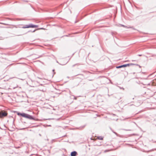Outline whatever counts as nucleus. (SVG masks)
Segmentation results:
<instances>
[{
  "label": "nucleus",
  "instance_id": "f257e3e1",
  "mask_svg": "<svg viewBox=\"0 0 156 156\" xmlns=\"http://www.w3.org/2000/svg\"><path fill=\"white\" fill-rule=\"evenodd\" d=\"M17 114L18 115H20L23 117L27 118L29 119H34V118L31 116L25 113H20L18 112L17 113Z\"/></svg>",
  "mask_w": 156,
  "mask_h": 156
},
{
  "label": "nucleus",
  "instance_id": "f03ea898",
  "mask_svg": "<svg viewBox=\"0 0 156 156\" xmlns=\"http://www.w3.org/2000/svg\"><path fill=\"white\" fill-rule=\"evenodd\" d=\"M38 27L37 25H34L32 24H30L29 25H25V26L22 27L23 28H37Z\"/></svg>",
  "mask_w": 156,
  "mask_h": 156
},
{
  "label": "nucleus",
  "instance_id": "7ed1b4c3",
  "mask_svg": "<svg viewBox=\"0 0 156 156\" xmlns=\"http://www.w3.org/2000/svg\"><path fill=\"white\" fill-rule=\"evenodd\" d=\"M8 113L7 111L2 110L0 112V118H3L6 117L8 115Z\"/></svg>",
  "mask_w": 156,
  "mask_h": 156
},
{
  "label": "nucleus",
  "instance_id": "20e7f679",
  "mask_svg": "<svg viewBox=\"0 0 156 156\" xmlns=\"http://www.w3.org/2000/svg\"><path fill=\"white\" fill-rule=\"evenodd\" d=\"M77 154V152L75 151H74L73 152H72L71 153V156H76Z\"/></svg>",
  "mask_w": 156,
  "mask_h": 156
},
{
  "label": "nucleus",
  "instance_id": "39448f33",
  "mask_svg": "<svg viewBox=\"0 0 156 156\" xmlns=\"http://www.w3.org/2000/svg\"><path fill=\"white\" fill-rule=\"evenodd\" d=\"M134 64L131 63V64H125L122 65V67H126L127 66H129L131 65H134Z\"/></svg>",
  "mask_w": 156,
  "mask_h": 156
},
{
  "label": "nucleus",
  "instance_id": "423d86ee",
  "mask_svg": "<svg viewBox=\"0 0 156 156\" xmlns=\"http://www.w3.org/2000/svg\"><path fill=\"white\" fill-rule=\"evenodd\" d=\"M111 150H105L104 151V152H108V151H111Z\"/></svg>",
  "mask_w": 156,
  "mask_h": 156
},
{
  "label": "nucleus",
  "instance_id": "0eeeda50",
  "mask_svg": "<svg viewBox=\"0 0 156 156\" xmlns=\"http://www.w3.org/2000/svg\"><path fill=\"white\" fill-rule=\"evenodd\" d=\"M122 67H123L122 65V66H118V67H117V68H122Z\"/></svg>",
  "mask_w": 156,
  "mask_h": 156
},
{
  "label": "nucleus",
  "instance_id": "6e6552de",
  "mask_svg": "<svg viewBox=\"0 0 156 156\" xmlns=\"http://www.w3.org/2000/svg\"><path fill=\"white\" fill-rule=\"evenodd\" d=\"M129 28H132V29H133V30H135V28H134L133 27H129Z\"/></svg>",
  "mask_w": 156,
  "mask_h": 156
},
{
  "label": "nucleus",
  "instance_id": "1a4fd4ad",
  "mask_svg": "<svg viewBox=\"0 0 156 156\" xmlns=\"http://www.w3.org/2000/svg\"><path fill=\"white\" fill-rule=\"evenodd\" d=\"M36 30H33V31H31V32H34L36 31Z\"/></svg>",
  "mask_w": 156,
  "mask_h": 156
},
{
  "label": "nucleus",
  "instance_id": "9d476101",
  "mask_svg": "<svg viewBox=\"0 0 156 156\" xmlns=\"http://www.w3.org/2000/svg\"><path fill=\"white\" fill-rule=\"evenodd\" d=\"M121 26H122V27H125V26L124 25H121Z\"/></svg>",
  "mask_w": 156,
  "mask_h": 156
},
{
  "label": "nucleus",
  "instance_id": "9b49d317",
  "mask_svg": "<svg viewBox=\"0 0 156 156\" xmlns=\"http://www.w3.org/2000/svg\"><path fill=\"white\" fill-rule=\"evenodd\" d=\"M24 1L25 2H28L27 1Z\"/></svg>",
  "mask_w": 156,
  "mask_h": 156
},
{
  "label": "nucleus",
  "instance_id": "f8f14e48",
  "mask_svg": "<svg viewBox=\"0 0 156 156\" xmlns=\"http://www.w3.org/2000/svg\"><path fill=\"white\" fill-rule=\"evenodd\" d=\"M65 36H67L66 35V36H64L63 37H65Z\"/></svg>",
  "mask_w": 156,
  "mask_h": 156
}]
</instances>
